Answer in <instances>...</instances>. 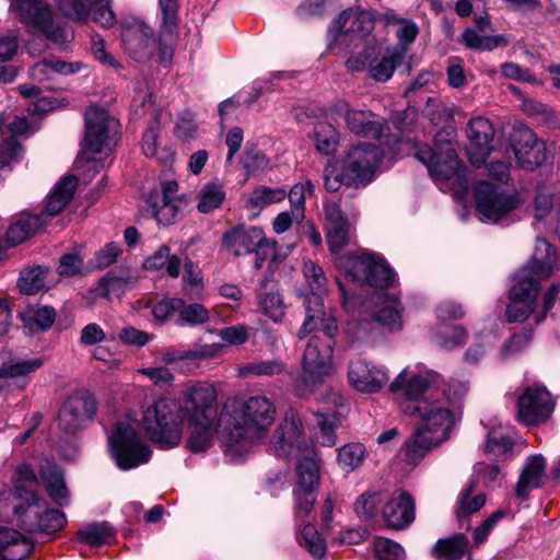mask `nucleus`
<instances>
[{"mask_svg":"<svg viewBox=\"0 0 560 560\" xmlns=\"http://www.w3.org/2000/svg\"><path fill=\"white\" fill-rule=\"evenodd\" d=\"M275 402L264 394L229 397L220 413V439L229 452L264 439L276 420Z\"/></svg>","mask_w":560,"mask_h":560,"instance_id":"nucleus-1","label":"nucleus"},{"mask_svg":"<svg viewBox=\"0 0 560 560\" xmlns=\"http://www.w3.org/2000/svg\"><path fill=\"white\" fill-rule=\"evenodd\" d=\"M559 266L552 245L537 237L532 259L517 271L509 292L505 314L510 323L524 322L533 313L540 281L549 278Z\"/></svg>","mask_w":560,"mask_h":560,"instance_id":"nucleus-2","label":"nucleus"},{"mask_svg":"<svg viewBox=\"0 0 560 560\" xmlns=\"http://www.w3.org/2000/svg\"><path fill=\"white\" fill-rule=\"evenodd\" d=\"M412 413H417L420 420L413 435L406 442V451L408 459L416 463L447 440L458 413L440 397L419 400Z\"/></svg>","mask_w":560,"mask_h":560,"instance_id":"nucleus-3","label":"nucleus"},{"mask_svg":"<svg viewBox=\"0 0 560 560\" xmlns=\"http://www.w3.org/2000/svg\"><path fill=\"white\" fill-rule=\"evenodd\" d=\"M271 448L278 457H299L296 464V489L308 491L317 489L320 480V459L316 451L308 447L304 438L302 422L299 418L292 416L284 419L273 433Z\"/></svg>","mask_w":560,"mask_h":560,"instance_id":"nucleus-4","label":"nucleus"},{"mask_svg":"<svg viewBox=\"0 0 560 560\" xmlns=\"http://www.w3.org/2000/svg\"><path fill=\"white\" fill-rule=\"evenodd\" d=\"M180 410V402L173 397H162L148 405L142 412L147 436L163 448L178 445L184 424Z\"/></svg>","mask_w":560,"mask_h":560,"instance_id":"nucleus-5","label":"nucleus"},{"mask_svg":"<svg viewBox=\"0 0 560 560\" xmlns=\"http://www.w3.org/2000/svg\"><path fill=\"white\" fill-rule=\"evenodd\" d=\"M108 446L116 465L122 470L147 464L152 455L140 438L138 421L131 417L117 421L108 435Z\"/></svg>","mask_w":560,"mask_h":560,"instance_id":"nucleus-6","label":"nucleus"},{"mask_svg":"<svg viewBox=\"0 0 560 560\" xmlns=\"http://www.w3.org/2000/svg\"><path fill=\"white\" fill-rule=\"evenodd\" d=\"M337 266L350 281L363 285L386 289L394 282V272L386 261L375 254L359 250L337 258Z\"/></svg>","mask_w":560,"mask_h":560,"instance_id":"nucleus-7","label":"nucleus"},{"mask_svg":"<svg viewBox=\"0 0 560 560\" xmlns=\"http://www.w3.org/2000/svg\"><path fill=\"white\" fill-rule=\"evenodd\" d=\"M332 373V346L329 341L312 336L303 351L301 373L296 381L300 396L312 394Z\"/></svg>","mask_w":560,"mask_h":560,"instance_id":"nucleus-8","label":"nucleus"},{"mask_svg":"<svg viewBox=\"0 0 560 560\" xmlns=\"http://www.w3.org/2000/svg\"><path fill=\"white\" fill-rule=\"evenodd\" d=\"M10 11L32 33H39L55 44L62 45L71 35L56 24L50 4L46 0H10Z\"/></svg>","mask_w":560,"mask_h":560,"instance_id":"nucleus-9","label":"nucleus"},{"mask_svg":"<svg viewBox=\"0 0 560 560\" xmlns=\"http://www.w3.org/2000/svg\"><path fill=\"white\" fill-rule=\"evenodd\" d=\"M439 132L435 139V149L427 144L418 147L416 158L427 166L430 176L438 184L455 179L462 182L464 174L457 158L455 144L451 139L442 140Z\"/></svg>","mask_w":560,"mask_h":560,"instance_id":"nucleus-10","label":"nucleus"},{"mask_svg":"<svg viewBox=\"0 0 560 560\" xmlns=\"http://www.w3.org/2000/svg\"><path fill=\"white\" fill-rule=\"evenodd\" d=\"M85 137L82 149L75 160L78 170L91 167L96 172L98 163L93 155L103 151L107 145L108 135L117 126V121L106 112L96 107H90L85 112Z\"/></svg>","mask_w":560,"mask_h":560,"instance_id":"nucleus-11","label":"nucleus"},{"mask_svg":"<svg viewBox=\"0 0 560 560\" xmlns=\"http://www.w3.org/2000/svg\"><path fill=\"white\" fill-rule=\"evenodd\" d=\"M383 158V151L373 143L350 148L342 160V177L347 186H365L372 182Z\"/></svg>","mask_w":560,"mask_h":560,"instance_id":"nucleus-12","label":"nucleus"},{"mask_svg":"<svg viewBox=\"0 0 560 560\" xmlns=\"http://www.w3.org/2000/svg\"><path fill=\"white\" fill-rule=\"evenodd\" d=\"M215 387L207 382L188 384L174 397L180 402L183 420L218 419Z\"/></svg>","mask_w":560,"mask_h":560,"instance_id":"nucleus-13","label":"nucleus"},{"mask_svg":"<svg viewBox=\"0 0 560 560\" xmlns=\"http://www.w3.org/2000/svg\"><path fill=\"white\" fill-rule=\"evenodd\" d=\"M97 402L86 390L71 394L62 404L58 413V427L66 434H75L85 429L94 419Z\"/></svg>","mask_w":560,"mask_h":560,"instance_id":"nucleus-14","label":"nucleus"},{"mask_svg":"<svg viewBox=\"0 0 560 560\" xmlns=\"http://www.w3.org/2000/svg\"><path fill=\"white\" fill-rule=\"evenodd\" d=\"M337 117H343L349 131L357 136L378 138L384 133V119L371 110L353 109L345 102H337L327 110L326 118L336 120Z\"/></svg>","mask_w":560,"mask_h":560,"instance_id":"nucleus-15","label":"nucleus"},{"mask_svg":"<svg viewBox=\"0 0 560 560\" xmlns=\"http://www.w3.org/2000/svg\"><path fill=\"white\" fill-rule=\"evenodd\" d=\"M476 209L483 221L498 222L516 207L512 196L503 194L488 182H479L475 187Z\"/></svg>","mask_w":560,"mask_h":560,"instance_id":"nucleus-16","label":"nucleus"},{"mask_svg":"<svg viewBox=\"0 0 560 560\" xmlns=\"http://www.w3.org/2000/svg\"><path fill=\"white\" fill-rule=\"evenodd\" d=\"M22 521L21 527L27 532L55 533L66 524V516L59 510L48 508L42 498L28 503L21 511H15Z\"/></svg>","mask_w":560,"mask_h":560,"instance_id":"nucleus-17","label":"nucleus"},{"mask_svg":"<svg viewBox=\"0 0 560 560\" xmlns=\"http://www.w3.org/2000/svg\"><path fill=\"white\" fill-rule=\"evenodd\" d=\"M510 141L521 167L533 170L547 160L546 143L539 140L530 128L525 126L515 127Z\"/></svg>","mask_w":560,"mask_h":560,"instance_id":"nucleus-18","label":"nucleus"},{"mask_svg":"<svg viewBox=\"0 0 560 560\" xmlns=\"http://www.w3.org/2000/svg\"><path fill=\"white\" fill-rule=\"evenodd\" d=\"M178 185L174 180L161 183V194H151L147 205L159 224H173L187 206L184 197L177 195Z\"/></svg>","mask_w":560,"mask_h":560,"instance_id":"nucleus-19","label":"nucleus"},{"mask_svg":"<svg viewBox=\"0 0 560 560\" xmlns=\"http://www.w3.org/2000/svg\"><path fill=\"white\" fill-rule=\"evenodd\" d=\"M553 407L551 395L545 387H527L518 398L517 418L527 425L538 424L550 417Z\"/></svg>","mask_w":560,"mask_h":560,"instance_id":"nucleus-20","label":"nucleus"},{"mask_svg":"<svg viewBox=\"0 0 560 560\" xmlns=\"http://www.w3.org/2000/svg\"><path fill=\"white\" fill-rule=\"evenodd\" d=\"M406 378L407 370H404L390 384V390L396 392L404 388L407 398L415 401L416 405L419 400L425 399L427 397L429 399H434L435 392L444 385L443 377L431 370L416 374L409 380Z\"/></svg>","mask_w":560,"mask_h":560,"instance_id":"nucleus-21","label":"nucleus"},{"mask_svg":"<svg viewBox=\"0 0 560 560\" xmlns=\"http://www.w3.org/2000/svg\"><path fill=\"white\" fill-rule=\"evenodd\" d=\"M121 40L126 51L137 61L150 60L156 50L153 30L139 20H133L124 25Z\"/></svg>","mask_w":560,"mask_h":560,"instance_id":"nucleus-22","label":"nucleus"},{"mask_svg":"<svg viewBox=\"0 0 560 560\" xmlns=\"http://www.w3.org/2000/svg\"><path fill=\"white\" fill-rule=\"evenodd\" d=\"M223 246L235 256H242L262 248H275L276 241L265 236L260 228L238 225L225 232L222 237Z\"/></svg>","mask_w":560,"mask_h":560,"instance_id":"nucleus-23","label":"nucleus"},{"mask_svg":"<svg viewBox=\"0 0 560 560\" xmlns=\"http://www.w3.org/2000/svg\"><path fill=\"white\" fill-rule=\"evenodd\" d=\"M375 26V18L372 11L361 8L343 10L332 20L329 32L347 34L351 38L362 39L371 35Z\"/></svg>","mask_w":560,"mask_h":560,"instance_id":"nucleus-24","label":"nucleus"},{"mask_svg":"<svg viewBox=\"0 0 560 560\" xmlns=\"http://www.w3.org/2000/svg\"><path fill=\"white\" fill-rule=\"evenodd\" d=\"M493 136L494 129L490 120L483 117L469 120L467 126V137L469 139L467 154L472 165L478 167L486 162L491 151Z\"/></svg>","mask_w":560,"mask_h":560,"instance_id":"nucleus-25","label":"nucleus"},{"mask_svg":"<svg viewBox=\"0 0 560 560\" xmlns=\"http://www.w3.org/2000/svg\"><path fill=\"white\" fill-rule=\"evenodd\" d=\"M348 380L358 392L375 393L388 382V375L383 369L357 359L349 364Z\"/></svg>","mask_w":560,"mask_h":560,"instance_id":"nucleus-26","label":"nucleus"},{"mask_svg":"<svg viewBox=\"0 0 560 560\" xmlns=\"http://www.w3.org/2000/svg\"><path fill=\"white\" fill-rule=\"evenodd\" d=\"M382 515L389 528L402 529L415 520V501L407 492H395L384 504Z\"/></svg>","mask_w":560,"mask_h":560,"instance_id":"nucleus-27","label":"nucleus"},{"mask_svg":"<svg viewBox=\"0 0 560 560\" xmlns=\"http://www.w3.org/2000/svg\"><path fill=\"white\" fill-rule=\"evenodd\" d=\"M159 4L162 14V24L156 56L158 61L161 65L166 66L173 57V47L168 43V39H171L177 26L178 3L177 0H159Z\"/></svg>","mask_w":560,"mask_h":560,"instance_id":"nucleus-28","label":"nucleus"},{"mask_svg":"<svg viewBox=\"0 0 560 560\" xmlns=\"http://www.w3.org/2000/svg\"><path fill=\"white\" fill-rule=\"evenodd\" d=\"M305 307L306 317L299 331V337L303 338L315 330H323L325 335L332 338L336 335L338 327L335 317L330 312L326 311L324 301L316 298L314 303H312V300L308 299V304L305 305Z\"/></svg>","mask_w":560,"mask_h":560,"instance_id":"nucleus-29","label":"nucleus"},{"mask_svg":"<svg viewBox=\"0 0 560 560\" xmlns=\"http://www.w3.org/2000/svg\"><path fill=\"white\" fill-rule=\"evenodd\" d=\"M305 307L306 317L299 331V337L303 338L315 330H323L325 335L332 338L336 335L338 327L335 317L330 312L326 311L324 301L316 298L314 303H312V300L308 299V304L305 305Z\"/></svg>","mask_w":560,"mask_h":560,"instance_id":"nucleus-30","label":"nucleus"},{"mask_svg":"<svg viewBox=\"0 0 560 560\" xmlns=\"http://www.w3.org/2000/svg\"><path fill=\"white\" fill-rule=\"evenodd\" d=\"M329 399L337 409L325 408L323 410H318L315 416L319 428L320 444L323 446L332 447L337 443L335 428L338 422V409H343L346 405L345 399L338 393L330 392Z\"/></svg>","mask_w":560,"mask_h":560,"instance_id":"nucleus-31","label":"nucleus"},{"mask_svg":"<svg viewBox=\"0 0 560 560\" xmlns=\"http://www.w3.org/2000/svg\"><path fill=\"white\" fill-rule=\"evenodd\" d=\"M33 550L32 541L15 529L0 527V560H22Z\"/></svg>","mask_w":560,"mask_h":560,"instance_id":"nucleus-32","label":"nucleus"},{"mask_svg":"<svg viewBox=\"0 0 560 560\" xmlns=\"http://www.w3.org/2000/svg\"><path fill=\"white\" fill-rule=\"evenodd\" d=\"M12 481L15 492V511H21L26 504L39 498L35 491L37 478L30 465L19 466Z\"/></svg>","mask_w":560,"mask_h":560,"instance_id":"nucleus-33","label":"nucleus"},{"mask_svg":"<svg viewBox=\"0 0 560 560\" xmlns=\"http://www.w3.org/2000/svg\"><path fill=\"white\" fill-rule=\"evenodd\" d=\"M79 61L68 62L57 58H44L30 68V75L38 82L51 81L56 75H69L81 70Z\"/></svg>","mask_w":560,"mask_h":560,"instance_id":"nucleus-34","label":"nucleus"},{"mask_svg":"<svg viewBox=\"0 0 560 560\" xmlns=\"http://www.w3.org/2000/svg\"><path fill=\"white\" fill-rule=\"evenodd\" d=\"M545 469L546 460L542 455L528 457L516 483V495L521 499H526L532 490L539 488Z\"/></svg>","mask_w":560,"mask_h":560,"instance_id":"nucleus-35","label":"nucleus"},{"mask_svg":"<svg viewBox=\"0 0 560 560\" xmlns=\"http://www.w3.org/2000/svg\"><path fill=\"white\" fill-rule=\"evenodd\" d=\"M187 423L190 429V434L187 440L188 448L194 453L208 450L212 445L214 435L218 433L220 417L218 419H200Z\"/></svg>","mask_w":560,"mask_h":560,"instance_id":"nucleus-36","label":"nucleus"},{"mask_svg":"<svg viewBox=\"0 0 560 560\" xmlns=\"http://www.w3.org/2000/svg\"><path fill=\"white\" fill-rule=\"evenodd\" d=\"M40 477L51 500L58 505H67L69 503V490L61 469L46 462L40 466Z\"/></svg>","mask_w":560,"mask_h":560,"instance_id":"nucleus-37","label":"nucleus"},{"mask_svg":"<svg viewBox=\"0 0 560 560\" xmlns=\"http://www.w3.org/2000/svg\"><path fill=\"white\" fill-rule=\"evenodd\" d=\"M77 185L78 179L73 175L61 178L47 198L45 215L54 217L62 211L72 199Z\"/></svg>","mask_w":560,"mask_h":560,"instance_id":"nucleus-38","label":"nucleus"},{"mask_svg":"<svg viewBox=\"0 0 560 560\" xmlns=\"http://www.w3.org/2000/svg\"><path fill=\"white\" fill-rule=\"evenodd\" d=\"M46 224L42 214H22L12 223L7 232L5 243L8 246H15L32 237L42 226Z\"/></svg>","mask_w":560,"mask_h":560,"instance_id":"nucleus-39","label":"nucleus"},{"mask_svg":"<svg viewBox=\"0 0 560 560\" xmlns=\"http://www.w3.org/2000/svg\"><path fill=\"white\" fill-rule=\"evenodd\" d=\"M137 280L130 270L110 271L100 280L96 291L98 295L112 299L122 294Z\"/></svg>","mask_w":560,"mask_h":560,"instance_id":"nucleus-40","label":"nucleus"},{"mask_svg":"<svg viewBox=\"0 0 560 560\" xmlns=\"http://www.w3.org/2000/svg\"><path fill=\"white\" fill-rule=\"evenodd\" d=\"M44 364L43 358L12 359L0 366V389L4 388L7 380H25L30 374L39 370Z\"/></svg>","mask_w":560,"mask_h":560,"instance_id":"nucleus-41","label":"nucleus"},{"mask_svg":"<svg viewBox=\"0 0 560 560\" xmlns=\"http://www.w3.org/2000/svg\"><path fill=\"white\" fill-rule=\"evenodd\" d=\"M404 58V47H394L392 49H387L381 59H376V61L372 62L369 72L370 77L378 82L388 81L393 77L397 66L402 62Z\"/></svg>","mask_w":560,"mask_h":560,"instance_id":"nucleus-42","label":"nucleus"},{"mask_svg":"<svg viewBox=\"0 0 560 560\" xmlns=\"http://www.w3.org/2000/svg\"><path fill=\"white\" fill-rule=\"evenodd\" d=\"M287 363L280 359H257L238 366L237 373L242 377L267 376L272 377L287 372Z\"/></svg>","mask_w":560,"mask_h":560,"instance_id":"nucleus-43","label":"nucleus"},{"mask_svg":"<svg viewBox=\"0 0 560 560\" xmlns=\"http://www.w3.org/2000/svg\"><path fill=\"white\" fill-rule=\"evenodd\" d=\"M468 545V539L463 534L439 539L433 547V555L439 560H460L467 553Z\"/></svg>","mask_w":560,"mask_h":560,"instance_id":"nucleus-44","label":"nucleus"},{"mask_svg":"<svg viewBox=\"0 0 560 560\" xmlns=\"http://www.w3.org/2000/svg\"><path fill=\"white\" fill-rule=\"evenodd\" d=\"M298 542L315 559H320L326 555V541L311 523L304 524L299 529Z\"/></svg>","mask_w":560,"mask_h":560,"instance_id":"nucleus-45","label":"nucleus"},{"mask_svg":"<svg viewBox=\"0 0 560 560\" xmlns=\"http://www.w3.org/2000/svg\"><path fill=\"white\" fill-rule=\"evenodd\" d=\"M474 28H466L460 35V42L470 49L493 50L497 47L509 44L504 35L482 36Z\"/></svg>","mask_w":560,"mask_h":560,"instance_id":"nucleus-46","label":"nucleus"},{"mask_svg":"<svg viewBox=\"0 0 560 560\" xmlns=\"http://www.w3.org/2000/svg\"><path fill=\"white\" fill-rule=\"evenodd\" d=\"M303 275L312 292L311 295L306 296L305 305L308 304V299L312 300V303H314L316 298L318 300H323V295L326 293L327 284V279L323 268L316 265L314 261L307 260L303 264Z\"/></svg>","mask_w":560,"mask_h":560,"instance_id":"nucleus-47","label":"nucleus"},{"mask_svg":"<svg viewBox=\"0 0 560 560\" xmlns=\"http://www.w3.org/2000/svg\"><path fill=\"white\" fill-rule=\"evenodd\" d=\"M366 450L361 443H348L337 453V464L341 470L349 474L358 469L364 462Z\"/></svg>","mask_w":560,"mask_h":560,"instance_id":"nucleus-48","label":"nucleus"},{"mask_svg":"<svg viewBox=\"0 0 560 560\" xmlns=\"http://www.w3.org/2000/svg\"><path fill=\"white\" fill-rule=\"evenodd\" d=\"M327 121H319L314 128L316 149L324 154H331L336 151L339 141V132Z\"/></svg>","mask_w":560,"mask_h":560,"instance_id":"nucleus-49","label":"nucleus"},{"mask_svg":"<svg viewBox=\"0 0 560 560\" xmlns=\"http://www.w3.org/2000/svg\"><path fill=\"white\" fill-rule=\"evenodd\" d=\"M78 535L82 542L91 547H98L108 542L114 535V530L106 522L92 523L83 526Z\"/></svg>","mask_w":560,"mask_h":560,"instance_id":"nucleus-50","label":"nucleus"},{"mask_svg":"<svg viewBox=\"0 0 560 560\" xmlns=\"http://www.w3.org/2000/svg\"><path fill=\"white\" fill-rule=\"evenodd\" d=\"M225 199V191L222 185L209 183L199 192L197 209L201 213H209L218 209Z\"/></svg>","mask_w":560,"mask_h":560,"instance_id":"nucleus-51","label":"nucleus"},{"mask_svg":"<svg viewBox=\"0 0 560 560\" xmlns=\"http://www.w3.org/2000/svg\"><path fill=\"white\" fill-rule=\"evenodd\" d=\"M47 270L36 266L21 272L19 278V289L24 294H35L45 288V278Z\"/></svg>","mask_w":560,"mask_h":560,"instance_id":"nucleus-52","label":"nucleus"},{"mask_svg":"<svg viewBox=\"0 0 560 560\" xmlns=\"http://www.w3.org/2000/svg\"><path fill=\"white\" fill-rule=\"evenodd\" d=\"M258 303L264 314L273 322L278 323L283 318L285 306L278 292L269 291L259 293Z\"/></svg>","mask_w":560,"mask_h":560,"instance_id":"nucleus-53","label":"nucleus"},{"mask_svg":"<svg viewBox=\"0 0 560 560\" xmlns=\"http://www.w3.org/2000/svg\"><path fill=\"white\" fill-rule=\"evenodd\" d=\"M469 392V382L467 380H462L457 377H453L446 389H443L441 399L447 401L451 407H454V410L459 413L460 411V402L466 397Z\"/></svg>","mask_w":560,"mask_h":560,"instance_id":"nucleus-54","label":"nucleus"},{"mask_svg":"<svg viewBox=\"0 0 560 560\" xmlns=\"http://www.w3.org/2000/svg\"><path fill=\"white\" fill-rule=\"evenodd\" d=\"M287 196V191L282 188H269L259 186L254 189L248 199V205L252 208H264L271 203L282 201Z\"/></svg>","mask_w":560,"mask_h":560,"instance_id":"nucleus-55","label":"nucleus"},{"mask_svg":"<svg viewBox=\"0 0 560 560\" xmlns=\"http://www.w3.org/2000/svg\"><path fill=\"white\" fill-rule=\"evenodd\" d=\"M178 315L184 324L190 326L202 325L210 318L209 311L202 304H187L183 300L180 307H178Z\"/></svg>","mask_w":560,"mask_h":560,"instance_id":"nucleus-56","label":"nucleus"},{"mask_svg":"<svg viewBox=\"0 0 560 560\" xmlns=\"http://www.w3.org/2000/svg\"><path fill=\"white\" fill-rule=\"evenodd\" d=\"M513 442L511 438L503 433L500 429H492L488 433V440L485 452L494 457L504 455L512 448Z\"/></svg>","mask_w":560,"mask_h":560,"instance_id":"nucleus-57","label":"nucleus"},{"mask_svg":"<svg viewBox=\"0 0 560 560\" xmlns=\"http://www.w3.org/2000/svg\"><path fill=\"white\" fill-rule=\"evenodd\" d=\"M374 553L378 560H402L405 555L400 545L385 538L375 540Z\"/></svg>","mask_w":560,"mask_h":560,"instance_id":"nucleus-58","label":"nucleus"},{"mask_svg":"<svg viewBox=\"0 0 560 560\" xmlns=\"http://www.w3.org/2000/svg\"><path fill=\"white\" fill-rule=\"evenodd\" d=\"M90 12L93 20L103 27H112L116 23V16L108 0H93L92 5H89Z\"/></svg>","mask_w":560,"mask_h":560,"instance_id":"nucleus-59","label":"nucleus"},{"mask_svg":"<svg viewBox=\"0 0 560 560\" xmlns=\"http://www.w3.org/2000/svg\"><path fill=\"white\" fill-rule=\"evenodd\" d=\"M306 187L312 190L313 186L310 180L305 184H295L288 197L290 201V207L292 211L295 212V219H304L305 218V189Z\"/></svg>","mask_w":560,"mask_h":560,"instance_id":"nucleus-60","label":"nucleus"},{"mask_svg":"<svg viewBox=\"0 0 560 560\" xmlns=\"http://www.w3.org/2000/svg\"><path fill=\"white\" fill-rule=\"evenodd\" d=\"M380 502L377 492L362 493L354 502V512L359 517L369 520L374 515Z\"/></svg>","mask_w":560,"mask_h":560,"instance_id":"nucleus-61","label":"nucleus"},{"mask_svg":"<svg viewBox=\"0 0 560 560\" xmlns=\"http://www.w3.org/2000/svg\"><path fill=\"white\" fill-rule=\"evenodd\" d=\"M327 244L329 246V250L334 255H338L341 249L349 244L351 235H350V224L341 228H332L326 231Z\"/></svg>","mask_w":560,"mask_h":560,"instance_id":"nucleus-62","label":"nucleus"},{"mask_svg":"<svg viewBox=\"0 0 560 560\" xmlns=\"http://www.w3.org/2000/svg\"><path fill=\"white\" fill-rule=\"evenodd\" d=\"M121 253V248L114 242L107 243L103 248L97 250L92 260L93 267L103 269L114 264Z\"/></svg>","mask_w":560,"mask_h":560,"instance_id":"nucleus-63","label":"nucleus"},{"mask_svg":"<svg viewBox=\"0 0 560 560\" xmlns=\"http://www.w3.org/2000/svg\"><path fill=\"white\" fill-rule=\"evenodd\" d=\"M374 322L386 326L389 330H398L402 327V318L396 306L388 305L381 308L374 316Z\"/></svg>","mask_w":560,"mask_h":560,"instance_id":"nucleus-64","label":"nucleus"}]
</instances>
